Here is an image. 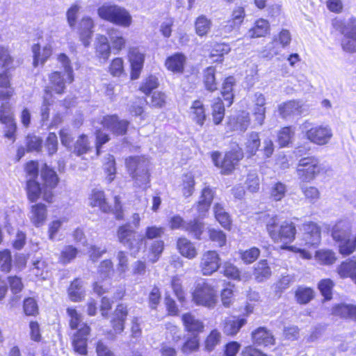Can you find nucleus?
Segmentation results:
<instances>
[{"mask_svg":"<svg viewBox=\"0 0 356 356\" xmlns=\"http://www.w3.org/2000/svg\"><path fill=\"white\" fill-rule=\"evenodd\" d=\"M264 220L268 234L274 242L287 244L295 239L296 229L293 222L284 221L279 225L277 216L270 215H264Z\"/></svg>","mask_w":356,"mask_h":356,"instance_id":"nucleus-1","label":"nucleus"},{"mask_svg":"<svg viewBox=\"0 0 356 356\" xmlns=\"http://www.w3.org/2000/svg\"><path fill=\"white\" fill-rule=\"evenodd\" d=\"M97 15L101 19L124 28L129 27L133 22L131 15L125 8L109 3L99 6Z\"/></svg>","mask_w":356,"mask_h":356,"instance_id":"nucleus-2","label":"nucleus"},{"mask_svg":"<svg viewBox=\"0 0 356 356\" xmlns=\"http://www.w3.org/2000/svg\"><path fill=\"white\" fill-rule=\"evenodd\" d=\"M127 170L135 186L146 189L149 187V161L143 156H131L126 159Z\"/></svg>","mask_w":356,"mask_h":356,"instance_id":"nucleus-3","label":"nucleus"},{"mask_svg":"<svg viewBox=\"0 0 356 356\" xmlns=\"http://www.w3.org/2000/svg\"><path fill=\"white\" fill-rule=\"evenodd\" d=\"M350 223L346 220H339L332 229V236L339 243V252L343 256H348L356 250V236L353 241L350 240Z\"/></svg>","mask_w":356,"mask_h":356,"instance_id":"nucleus-4","label":"nucleus"},{"mask_svg":"<svg viewBox=\"0 0 356 356\" xmlns=\"http://www.w3.org/2000/svg\"><path fill=\"white\" fill-rule=\"evenodd\" d=\"M324 170L318 158L308 156L302 158L298 164L296 172L298 178L303 182H309Z\"/></svg>","mask_w":356,"mask_h":356,"instance_id":"nucleus-5","label":"nucleus"},{"mask_svg":"<svg viewBox=\"0 0 356 356\" xmlns=\"http://www.w3.org/2000/svg\"><path fill=\"white\" fill-rule=\"evenodd\" d=\"M193 302L198 306L213 308L218 302L215 289L206 282L198 283L192 294Z\"/></svg>","mask_w":356,"mask_h":356,"instance_id":"nucleus-6","label":"nucleus"},{"mask_svg":"<svg viewBox=\"0 0 356 356\" xmlns=\"http://www.w3.org/2000/svg\"><path fill=\"white\" fill-rule=\"evenodd\" d=\"M118 241L134 253L138 252L143 243V238L131 228L129 224L120 226L117 231Z\"/></svg>","mask_w":356,"mask_h":356,"instance_id":"nucleus-7","label":"nucleus"},{"mask_svg":"<svg viewBox=\"0 0 356 356\" xmlns=\"http://www.w3.org/2000/svg\"><path fill=\"white\" fill-rule=\"evenodd\" d=\"M221 265L219 254L215 250H207L200 257V269L204 275H211L216 272Z\"/></svg>","mask_w":356,"mask_h":356,"instance_id":"nucleus-8","label":"nucleus"},{"mask_svg":"<svg viewBox=\"0 0 356 356\" xmlns=\"http://www.w3.org/2000/svg\"><path fill=\"white\" fill-rule=\"evenodd\" d=\"M306 138L312 143L318 145H327L333 136L331 127L328 125H318L308 129Z\"/></svg>","mask_w":356,"mask_h":356,"instance_id":"nucleus-9","label":"nucleus"},{"mask_svg":"<svg viewBox=\"0 0 356 356\" xmlns=\"http://www.w3.org/2000/svg\"><path fill=\"white\" fill-rule=\"evenodd\" d=\"M212 160L216 166H220L223 173L228 174L235 168V165L243 158V154L241 151H230L225 154L221 164L219 163L220 155L218 152L212 154Z\"/></svg>","mask_w":356,"mask_h":356,"instance_id":"nucleus-10","label":"nucleus"},{"mask_svg":"<svg viewBox=\"0 0 356 356\" xmlns=\"http://www.w3.org/2000/svg\"><path fill=\"white\" fill-rule=\"evenodd\" d=\"M101 123L105 129L115 136L124 135L129 124L127 120H120L115 115L103 117Z\"/></svg>","mask_w":356,"mask_h":356,"instance_id":"nucleus-11","label":"nucleus"},{"mask_svg":"<svg viewBox=\"0 0 356 356\" xmlns=\"http://www.w3.org/2000/svg\"><path fill=\"white\" fill-rule=\"evenodd\" d=\"M302 240L308 246H316L321 241V229L314 222H307L302 225Z\"/></svg>","mask_w":356,"mask_h":356,"instance_id":"nucleus-12","label":"nucleus"},{"mask_svg":"<svg viewBox=\"0 0 356 356\" xmlns=\"http://www.w3.org/2000/svg\"><path fill=\"white\" fill-rule=\"evenodd\" d=\"M90 332V327L83 326L73 334L72 346L76 353L82 355H87V340Z\"/></svg>","mask_w":356,"mask_h":356,"instance_id":"nucleus-13","label":"nucleus"},{"mask_svg":"<svg viewBox=\"0 0 356 356\" xmlns=\"http://www.w3.org/2000/svg\"><path fill=\"white\" fill-rule=\"evenodd\" d=\"M129 58L131 67V79H137L143 67L145 56L137 48H131L129 52Z\"/></svg>","mask_w":356,"mask_h":356,"instance_id":"nucleus-14","label":"nucleus"},{"mask_svg":"<svg viewBox=\"0 0 356 356\" xmlns=\"http://www.w3.org/2000/svg\"><path fill=\"white\" fill-rule=\"evenodd\" d=\"M47 218V207L38 203L31 207L29 218L33 225L38 227L43 225Z\"/></svg>","mask_w":356,"mask_h":356,"instance_id":"nucleus-15","label":"nucleus"},{"mask_svg":"<svg viewBox=\"0 0 356 356\" xmlns=\"http://www.w3.org/2000/svg\"><path fill=\"white\" fill-rule=\"evenodd\" d=\"M252 339L258 346H268L275 343L273 334L264 327H260L252 332Z\"/></svg>","mask_w":356,"mask_h":356,"instance_id":"nucleus-16","label":"nucleus"},{"mask_svg":"<svg viewBox=\"0 0 356 356\" xmlns=\"http://www.w3.org/2000/svg\"><path fill=\"white\" fill-rule=\"evenodd\" d=\"M341 46L346 51L356 52V20L351 22L345 32Z\"/></svg>","mask_w":356,"mask_h":356,"instance_id":"nucleus-17","label":"nucleus"},{"mask_svg":"<svg viewBox=\"0 0 356 356\" xmlns=\"http://www.w3.org/2000/svg\"><path fill=\"white\" fill-rule=\"evenodd\" d=\"M181 320L186 331L197 334L204 331L203 322L193 314L190 312L184 314Z\"/></svg>","mask_w":356,"mask_h":356,"instance_id":"nucleus-18","label":"nucleus"},{"mask_svg":"<svg viewBox=\"0 0 356 356\" xmlns=\"http://www.w3.org/2000/svg\"><path fill=\"white\" fill-rule=\"evenodd\" d=\"M186 63V57L182 53H176L167 58L165 65L174 73H182Z\"/></svg>","mask_w":356,"mask_h":356,"instance_id":"nucleus-19","label":"nucleus"},{"mask_svg":"<svg viewBox=\"0 0 356 356\" xmlns=\"http://www.w3.org/2000/svg\"><path fill=\"white\" fill-rule=\"evenodd\" d=\"M95 45L96 56L104 62L106 61L111 54V47L108 38L103 35H97Z\"/></svg>","mask_w":356,"mask_h":356,"instance_id":"nucleus-20","label":"nucleus"},{"mask_svg":"<svg viewBox=\"0 0 356 356\" xmlns=\"http://www.w3.org/2000/svg\"><path fill=\"white\" fill-rule=\"evenodd\" d=\"M89 204L92 207H98L103 212H108L111 207L105 198L104 193L102 191L93 189L89 196Z\"/></svg>","mask_w":356,"mask_h":356,"instance_id":"nucleus-21","label":"nucleus"},{"mask_svg":"<svg viewBox=\"0 0 356 356\" xmlns=\"http://www.w3.org/2000/svg\"><path fill=\"white\" fill-rule=\"evenodd\" d=\"M337 272L340 277H350L356 284V259L343 261L337 268Z\"/></svg>","mask_w":356,"mask_h":356,"instance_id":"nucleus-22","label":"nucleus"},{"mask_svg":"<svg viewBox=\"0 0 356 356\" xmlns=\"http://www.w3.org/2000/svg\"><path fill=\"white\" fill-rule=\"evenodd\" d=\"M94 23L91 17H84L79 23L80 38L85 47L90 44V39L92 34Z\"/></svg>","mask_w":356,"mask_h":356,"instance_id":"nucleus-23","label":"nucleus"},{"mask_svg":"<svg viewBox=\"0 0 356 356\" xmlns=\"http://www.w3.org/2000/svg\"><path fill=\"white\" fill-rule=\"evenodd\" d=\"M332 314L356 321V306L344 303L336 305L332 309Z\"/></svg>","mask_w":356,"mask_h":356,"instance_id":"nucleus-24","label":"nucleus"},{"mask_svg":"<svg viewBox=\"0 0 356 356\" xmlns=\"http://www.w3.org/2000/svg\"><path fill=\"white\" fill-rule=\"evenodd\" d=\"M49 79L51 90H54L57 94L63 93L65 88V83L71 82L67 79L65 72L62 74L60 72H54L50 74Z\"/></svg>","mask_w":356,"mask_h":356,"instance_id":"nucleus-25","label":"nucleus"},{"mask_svg":"<svg viewBox=\"0 0 356 356\" xmlns=\"http://www.w3.org/2000/svg\"><path fill=\"white\" fill-rule=\"evenodd\" d=\"M278 112L283 118H287L291 115L301 113V106L298 102L289 101L278 106Z\"/></svg>","mask_w":356,"mask_h":356,"instance_id":"nucleus-26","label":"nucleus"},{"mask_svg":"<svg viewBox=\"0 0 356 356\" xmlns=\"http://www.w3.org/2000/svg\"><path fill=\"white\" fill-rule=\"evenodd\" d=\"M180 254L189 259H193L197 255V251L194 244L186 238H179L177 243Z\"/></svg>","mask_w":356,"mask_h":356,"instance_id":"nucleus-27","label":"nucleus"},{"mask_svg":"<svg viewBox=\"0 0 356 356\" xmlns=\"http://www.w3.org/2000/svg\"><path fill=\"white\" fill-rule=\"evenodd\" d=\"M190 115L191 119L198 125L203 126L206 120L205 109L203 103L200 100L193 102L190 108Z\"/></svg>","mask_w":356,"mask_h":356,"instance_id":"nucleus-28","label":"nucleus"},{"mask_svg":"<svg viewBox=\"0 0 356 356\" xmlns=\"http://www.w3.org/2000/svg\"><path fill=\"white\" fill-rule=\"evenodd\" d=\"M107 34L113 50L119 52L125 47L127 40L123 37L122 33L120 30L111 28L108 30Z\"/></svg>","mask_w":356,"mask_h":356,"instance_id":"nucleus-29","label":"nucleus"},{"mask_svg":"<svg viewBox=\"0 0 356 356\" xmlns=\"http://www.w3.org/2000/svg\"><path fill=\"white\" fill-rule=\"evenodd\" d=\"M269 31V24L264 19L257 20L254 26L248 31V35L250 38H259L265 36Z\"/></svg>","mask_w":356,"mask_h":356,"instance_id":"nucleus-30","label":"nucleus"},{"mask_svg":"<svg viewBox=\"0 0 356 356\" xmlns=\"http://www.w3.org/2000/svg\"><path fill=\"white\" fill-rule=\"evenodd\" d=\"M229 124L232 130L244 132L250 125L249 113L244 111L241 112L236 118L230 120Z\"/></svg>","mask_w":356,"mask_h":356,"instance_id":"nucleus-31","label":"nucleus"},{"mask_svg":"<svg viewBox=\"0 0 356 356\" xmlns=\"http://www.w3.org/2000/svg\"><path fill=\"white\" fill-rule=\"evenodd\" d=\"M253 275L257 282H263L268 279L271 275V269L266 259L259 261L254 270Z\"/></svg>","mask_w":356,"mask_h":356,"instance_id":"nucleus-32","label":"nucleus"},{"mask_svg":"<svg viewBox=\"0 0 356 356\" xmlns=\"http://www.w3.org/2000/svg\"><path fill=\"white\" fill-rule=\"evenodd\" d=\"M32 51L33 53V64L37 66L39 63H43L51 54V49L50 46H45L41 51L40 47L38 44H35L32 47Z\"/></svg>","mask_w":356,"mask_h":356,"instance_id":"nucleus-33","label":"nucleus"},{"mask_svg":"<svg viewBox=\"0 0 356 356\" xmlns=\"http://www.w3.org/2000/svg\"><path fill=\"white\" fill-rule=\"evenodd\" d=\"M41 175L45 186L49 189L55 188L58 183V177L56 172L49 168L47 164H44L42 168Z\"/></svg>","mask_w":356,"mask_h":356,"instance_id":"nucleus-34","label":"nucleus"},{"mask_svg":"<svg viewBox=\"0 0 356 356\" xmlns=\"http://www.w3.org/2000/svg\"><path fill=\"white\" fill-rule=\"evenodd\" d=\"M67 313L70 317V327L72 330H80L83 326L89 327L82 321V316L74 308L69 307Z\"/></svg>","mask_w":356,"mask_h":356,"instance_id":"nucleus-35","label":"nucleus"},{"mask_svg":"<svg viewBox=\"0 0 356 356\" xmlns=\"http://www.w3.org/2000/svg\"><path fill=\"white\" fill-rule=\"evenodd\" d=\"M211 27V21L205 15L199 16L195 22V33L200 37L205 36Z\"/></svg>","mask_w":356,"mask_h":356,"instance_id":"nucleus-36","label":"nucleus"},{"mask_svg":"<svg viewBox=\"0 0 356 356\" xmlns=\"http://www.w3.org/2000/svg\"><path fill=\"white\" fill-rule=\"evenodd\" d=\"M216 219L225 229H230L231 220L227 212L220 204H216L213 207Z\"/></svg>","mask_w":356,"mask_h":356,"instance_id":"nucleus-37","label":"nucleus"},{"mask_svg":"<svg viewBox=\"0 0 356 356\" xmlns=\"http://www.w3.org/2000/svg\"><path fill=\"white\" fill-rule=\"evenodd\" d=\"M246 323L245 318L227 319L224 325V332L227 335H234Z\"/></svg>","mask_w":356,"mask_h":356,"instance_id":"nucleus-38","label":"nucleus"},{"mask_svg":"<svg viewBox=\"0 0 356 356\" xmlns=\"http://www.w3.org/2000/svg\"><path fill=\"white\" fill-rule=\"evenodd\" d=\"M68 295L72 301L79 302L83 297V291L82 289V282L79 280H74L68 289Z\"/></svg>","mask_w":356,"mask_h":356,"instance_id":"nucleus-39","label":"nucleus"},{"mask_svg":"<svg viewBox=\"0 0 356 356\" xmlns=\"http://www.w3.org/2000/svg\"><path fill=\"white\" fill-rule=\"evenodd\" d=\"M184 229L192 234L196 239H201V235L204 229V225L198 220H191L184 225Z\"/></svg>","mask_w":356,"mask_h":356,"instance_id":"nucleus-40","label":"nucleus"},{"mask_svg":"<svg viewBox=\"0 0 356 356\" xmlns=\"http://www.w3.org/2000/svg\"><path fill=\"white\" fill-rule=\"evenodd\" d=\"M26 190L28 198L32 202H36L42 193L40 184L35 179L27 180Z\"/></svg>","mask_w":356,"mask_h":356,"instance_id":"nucleus-41","label":"nucleus"},{"mask_svg":"<svg viewBox=\"0 0 356 356\" xmlns=\"http://www.w3.org/2000/svg\"><path fill=\"white\" fill-rule=\"evenodd\" d=\"M235 79L233 76H229L225 80L222 84L221 92L225 100L228 102V106H230L232 103L234 98L233 88L235 85Z\"/></svg>","mask_w":356,"mask_h":356,"instance_id":"nucleus-42","label":"nucleus"},{"mask_svg":"<svg viewBox=\"0 0 356 356\" xmlns=\"http://www.w3.org/2000/svg\"><path fill=\"white\" fill-rule=\"evenodd\" d=\"M207 233L209 240L216 243L217 246L222 248L226 245L227 236L222 230L209 227Z\"/></svg>","mask_w":356,"mask_h":356,"instance_id":"nucleus-43","label":"nucleus"},{"mask_svg":"<svg viewBox=\"0 0 356 356\" xmlns=\"http://www.w3.org/2000/svg\"><path fill=\"white\" fill-rule=\"evenodd\" d=\"M221 337V333L218 330H213L205 339V350L209 352L213 350L216 346L220 343Z\"/></svg>","mask_w":356,"mask_h":356,"instance_id":"nucleus-44","label":"nucleus"},{"mask_svg":"<svg viewBox=\"0 0 356 356\" xmlns=\"http://www.w3.org/2000/svg\"><path fill=\"white\" fill-rule=\"evenodd\" d=\"M216 70L213 67H207L204 72V83L206 88L210 91L217 89V82L215 77Z\"/></svg>","mask_w":356,"mask_h":356,"instance_id":"nucleus-45","label":"nucleus"},{"mask_svg":"<svg viewBox=\"0 0 356 356\" xmlns=\"http://www.w3.org/2000/svg\"><path fill=\"white\" fill-rule=\"evenodd\" d=\"M294 136V131L290 127H283L277 133V142L281 147L287 146Z\"/></svg>","mask_w":356,"mask_h":356,"instance_id":"nucleus-46","label":"nucleus"},{"mask_svg":"<svg viewBox=\"0 0 356 356\" xmlns=\"http://www.w3.org/2000/svg\"><path fill=\"white\" fill-rule=\"evenodd\" d=\"M316 259L321 264L331 265L335 262V253L331 250H319L315 255Z\"/></svg>","mask_w":356,"mask_h":356,"instance_id":"nucleus-47","label":"nucleus"},{"mask_svg":"<svg viewBox=\"0 0 356 356\" xmlns=\"http://www.w3.org/2000/svg\"><path fill=\"white\" fill-rule=\"evenodd\" d=\"M246 150L251 155L255 154L260 146V139L259 134L256 132H251L248 136L247 142L245 143Z\"/></svg>","mask_w":356,"mask_h":356,"instance_id":"nucleus-48","label":"nucleus"},{"mask_svg":"<svg viewBox=\"0 0 356 356\" xmlns=\"http://www.w3.org/2000/svg\"><path fill=\"white\" fill-rule=\"evenodd\" d=\"M164 249V243L163 241H154L149 248V261L152 263L156 262Z\"/></svg>","mask_w":356,"mask_h":356,"instance_id":"nucleus-49","label":"nucleus"},{"mask_svg":"<svg viewBox=\"0 0 356 356\" xmlns=\"http://www.w3.org/2000/svg\"><path fill=\"white\" fill-rule=\"evenodd\" d=\"M182 193L186 197L191 196L194 191L195 181L191 174H186L182 179Z\"/></svg>","mask_w":356,"mask_h":356,"instance_id":"nucleus-50","label":"nucleus"},{"mask_svg":"<svg viewBox=\"0 0 356 356\" xmlns=\"http://www.w3.org/2000/svg\"><path fill=\"white\" fill-rule=\"evenodd\" d=\"M171 287L180 302H184L185 300V293L182 286V281L180 277L175 275L171 280Z\"/></svg>","mask_w":356,"mask_h":356,"instance_id":"nucleus-51","label":"nucleus"},{"mask_svg":"<svg viewBox=\"0 0 356 356\" xmlns=\"http://www.w3.org/2000/svg\"><path fill=\"white\" fill-rule=\"evenodd\" d=\"M67 221V218L65 217L60 218L59 219L54 220L49 222L48 225V236L51 241H54L55 237L60 230L61 226L64 222Z\"/></svg>","mask_w":356,"mask_h":356,"instance_id":"nucleus-52","label":"nucleus"},{"mask_svg":"<svg viewBox=\"0 0 356 356\" xmlns=\"http://www.w3.org/2000/svg\"><path fill=\"white\" fill-rule=\"evenodd\" d=\"M314 297V292L310 288H299L296 292V298L300 304L308 303Z\"/></svg>","mask_w":356,"mask_h":356,"instance_id":"nucleus-53","label":"nucleus"},{"mask_svg":"<svg viewBox=\"0 0 356 356\" xmlns=\"http://www.w3.org/2000/svg\"><path fill=\"white\" fill-rule=\"evenodd\" d=\"M113 271V263L111 260L106 259L101 262L99 269L98 275L99 279L105 280L109 277L111 273Z\"/></svg>","mask_w":356,"mask_h":356,"instance_id":"nucleus-54","label":"nucleus"},{"mask_svg":"<svg viewBox=\"0 0 356 356\" xmlns=\"http://www.w3.org/2000/svg\"><path fill=\"white\" fill-rule=\"evenodd\" d=\"M77 253L76 248L72 245H67L62 250L60 261L63 264L69 263L76 257Z\"/></svg>","mask_w":356,"mask_h":356,"instance_id":"nucleus-55","label":"nucleus"},{"mask_svg":"<svg viewBox=\"0 0 356 356\" xmlns=\"http://www.w3.org/2000/svg\"><path fill=\"white\" fill-rule=\"evenodd\" d=\"M301 190L309 202L314 203L320 198V192L314 186H302Z\"/></svg>","mask_w":356,"mask_h":356,"instance_id":"nucleus-56","label":"nucleus"},{"mask_svg":"<svg viewBox=\"0 0 356 356\" xmlns=\"http://www.w3.org/2000/svg\"><path fill=\"white\" fill-rule=\"evenodd\" d=\"M260 254V250L257 248H252L241 252V258L247 264H252L257 259Z\"/></svg>","mask_w":356,"mask_h":356,"instance_id":"nucleus-57","label":"nucleus"},{"mask_svg":"<svg viewBox=\"0 0 356 356\" xmlns=\"http://www.w3.org/2000/svg\"><path fill=\"white\" fill-rule=\"evenodd\" d=\"M89 150L88 142L86 135H81L76 141L74 152L77 155L86 154Z\"/></svg>","mask_w":356,"mask_h":356,"instance_id":"nucleus-58","label":"nucleus"},{"mask_svg":"<svg viewBox=\"0 0 356 356\" xmlns=\"http://www.w3.org/2000/svg\"><path fill=\"white\" fill-rule=\"evenodd\" d=\"M333 286V282L330 279H324L319 282L318 289L326 300L331 298Z\"/></svg>","mask_w":356,"mask_h":356,"instance_id":"nucleus-59","label":"nucleus"},{"mask_svg":"<svg viewBox=\"0 0 356 356\" xmlns=\"http://www.w3.org/2000/svg\"><path fill=\"white\" fill-rule=\"evenodd\" d=\"M10 252L8 250L0 252V269L3 272H9L12 266Z\"/></svg>","mask_w":356,"mask_h":356,"instance_id":"nucleus-60","label":"nucleus"},{"mask_svg":"<svg viewBox=\"0 0 356 356\" xmlns=\"http://www.w3.org/2000/svg\"><path fill=\"white\" fill-rule=\"evenodd\" d=\"M81 6L78 4H73L67 11L66 16L67 23L71 28H74L76 24L78 14Z\"/></svg>","mask_w":356,"mask_h":356,"instance_id":"nucleus-61","label":"nucleus"},{"mask_svg":"<svg viewBox=\"0 0 356 356\" xmlns=\"http://www.w3.org/2000/svg\"><path fill=\"white\" fill-rule=\"evenodd\" d=\"M223 269L225 276L233 280H240V271L238 268L232 263L225 262L223 265Z\"/></svg>","mask_w":356,"mask_h":356,"instance_id":"nucleus-62","label":"nucleus"},{"mask_svg":"<svg viewBox=\"0 0 356 356\" xmlns=\"http://www.w3.org/2000/svg\"><path fill=\"white\" fill-rule=\"evenodd\" d=\"M286 186L280 182L276 183L271 188V197L275 201L281 200L285 195Z\"/></svg>","mask_w":356,"mask_h":356,"instance_id":"nucleus-63","label":"nucleus"},{"mask_svg":"<svg viewBox=\"0 0 356 356\" xmlns=\"http://www.w3.org/2000/svg\"><path fill=\"white\" fill-rule=\"evenodd\" d=\"M33 266L31 268L32 273L36 277L44 279L47 273L45 262L42 260H37L33 262Z\"/></svg>","mask_w":356,"mask_h":356,"instance_id":"nucleus-64","label":"nucleus"}]
</instances>
